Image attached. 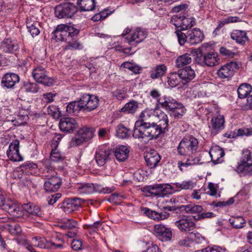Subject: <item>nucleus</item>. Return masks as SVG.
Returning a JSON list of instances; mask_svg holds the SVG:
<instances>
[{
	"instance_id": "1",
	"label": "nucleus",
	"mask_w": 252,
	"mask_h": 252,
	"mask_svg": "<svg viewBox=\"0 0 252 252\" xmlns=\"http://www.w3.org/2000/svg\"><path fill=\"white\" fill-rule=\"evenodd\" d=\"M208 44L204 45L198 49L191 51L195 63L201 65L214 66L220 63V58L217 52H208L207 49Z\"/></svg>"
},
{
	"instance_id": "45",
	"label": "nucleus",
	"mask_w": 252,
	"mask_h": 252,
	"mask_svg": "<svg viewBox=\"0 0 252 252\" xmlns=\"http://www.w3.org/2000/svg\"><path fill=\"white\" fill-rule=\"evenodd\" d=\"M175 33L178 37V40L180 45H184L186 42L188 43V32L187 34L183 32L184 30H180L179 29H176Z\"/></svg>"
},
{
	"instance_id": "15",
	"label": "nucleus",
	"mask_w": 252,
	"mask_h": 252,
	"mask_svg": "<svg viewBox=\"0 0 252 252\" xmlns=\"http://www.w3.org/2000/svg\"><path fill=\"white\" fill-rule=\"evenodd\" d=\"M175 224L182 232L189 231L195 227V222L188 216H184L183 218L175 222Z\"/></svg>"
},
{
	"instance_id": "20",
	"label": "nucleus",
	"mask_w": 252,
	"mask_h": 252,
	"mask_svg": "<svg viewBox=\"0 0 252 252\" xmlns=\"http://www.w3.org/2000/svg\"><path fill=\"white\" fill-rule=\"evenodd\" d=\"M204 37V36L201 31L194 28L191 31H188V43L189 45H195L201 42Z\"/></svg>"
},
{
	"instance_id": "41",
	"label": "nucleus",
	"mask_w": 252,
	"mask_h": 252,
	"mask_svg": "<svg viewBox=\"0 0 252 252\" xmlns=\"http://www.w3.org/2000/svg\"><path fill=\"white\" fill-rule=\"evenodd\" d=\"M203 211L202 206L190 204L184 205V211L186 213H199Z\"/></svg>"
},
{
	"instance_id": "14",
	"label": "nucleus",
	"mask_w": 252,
	"mask_h": 252,
	"mask_svg": "<svg viewBox=\"0 0 252 252\" xmlns=\"http://www.w3.org/2000/svg\"><path fill=\"white\" fill-rule=\"evenodd\" d=\"M62 179L56 175H52L47 178L44 184V188L47 192H56L62 185Z\"/></svg>"
},
{
	"instance_id": "24",
	"label": "nucleus",
	"mask_w": 252,
	"mask_h": 252,
	"mask_svg": "<svg viewBox=\"0 0 252 252\" xmlns=\"http://www.w3.org/2000/svg\"><path fill=\"white\" fill-rule=\"evenodd\" d=\"M81 101V97L77 101H73L69 103L66 107V112L70 115L77 114L80 111L85 112L84 105Z\"/></svg>"
},
{
	"instance_id": "55",
	"label": "nucleus",
	"mask_w": 252,
	"mask_h": 252,
	"mask_svg": "<svg viewBox=\"0 0 252 252\" xmlns=\"http://www.w3.org/2000/svg\"><path fill=\"white\" fill-rule=\"evenodd\" d=\"M36 167L37 166L35 164L28 161L21 165L19 168L20 169L21 171L24 173L27 169L31 170L32 169L36 168Z\"/></svg>"
},
{
	"instance_id": "30",
	"label": "nucleus",
	"mask_w": 252,
	"mask_h": 252,
	"mask_svg": "<svg viewBox=\"0 0 252 252\" xmlns=\"http://www.w3.org/2000/svg\"><path fill=\"white\" fill-rule=\"evenodd\" d=\"M77 4L80 6V11H92L95 7L94 0H77Z\"/></svg>"
},
{
	"instance_id": "60",
	"label": "nucleus",
	"mask_w": 252,
	"mask_h": 252,
	"mask_svg": "<svg viewBox=\"0 0 252 252\" xmlns=\"http://www.w3.org/2000/svg\"><path fill=\"white\" fill-rule=\"evenodd\" d=\"M237 135L238 136H242L244 135L249 136L252 135V128H243L238 129Z\"/></svg>"
},
{
	"instance_id": "13",
	"label": "nucleus",
	"mask_w": 252,
	"mask_h": 252,
	"mask_svg": "<svg viewBox=\"0 0 252 252\" xmlns=\"http://www.w3.org/2000/svg\"><path fill=\"white\" fill-rule=\"evenodd\" d=\"M189 20L184 14H180L173 15L171 17V22L176 27V29L186 31L190 29Z\"/></svg>"
},
{
	"instance_id": "10",
	"label": "nucleus",
	"mask_w": 252,
	"mask_h": 252,
	"mask_svg": "<svg viewBox=\"0 0 252 252\" xmlns=\"http://www.w3.org/2000/svg\"><path fill=\"white\" fill-rule=\"evenodd\" d=\"M58 241L59 243L56 244L52 241H46L44 239L41 237L38 238L35 237L32 239L33 245L41 249H49L51 248L52 247H54L55 249L62 248L64 242L61 239H59Z\"/></svg>"
},
{
	"instance_id": "27",
	"label": "nucleus",
	"mask_w": 252,
	"mask_h": 252,
	"mask_svg": "<svg viewBox=\"0 0 252 252\" xmlns=\"http://www.w3.org/2000/svg\"><path fill=\"white\" fill-rule=\"evenodd\" d=\"M157 116L159 119L158 124H157L158 129L161 134L165 133L166 130H168V119L167 114L163 112H160L159 115L157 114Z\"/></svg>"
},
{
	"instance_id": "62",
	"label": "nucleus",
	"mask_w": 252,
	"mask_h": 252,
	"mask_svg": "<svg viewBox=\"0 0 252 252\" xmlns=\"http://www.w3.org/2000/svg\"><path fill=\"white\" fill-rule=\"evenodd\" d=\"M82 242L81 240L73 239L71 243V247L74 251H78L82 249Z\"/></svg>"
},
{
	"instance_id": "12",
	"label": "nucleus",
	"mask_w": 252,
	"mask_h": 252,
	"mask_svg": "<svg viewBox=\"0 0 252 252\" xmlns=\"http://www.w3.org/2000/svg\"><path fill=\"white\" fill-rule=\"evenodd\" d=\"M20 81L19 75L12 72H7L2 77L1 86L7 89H13L16 84Z\"/></svg>"
},
{
	"instance_id": "37",
	"label": "nucleus",
	"mask_w": 252,
	"mask_h": 252,
	"mask_svg": "<svg viewBox=\"0 0 252 252\" xmlns=\"http://www.w3.org/2000/svg\"><path fill=\"white\" fill-rule=\"evenodd\" d=\"M229 221L233 227L236 229L243 227V224L246 222L245 219L241 216L229 219Z\"/></svg>"
},
{
	"instance_id": "33",
	"label": "nucleus",
	"mask_w": 252,
	"mask_h": 252,
	"mask_svg": "<svg viewBox=\"0 0 252 252\" xmlns=\"http://www.w3.org/2000/svg\"><path fill=\"white\" fill-rule=\"evenodd\" d=\"M167 68L164 64H160L157 66L151 71L150 77L153 79L158 78L163 75Z\"/></svg>"
},
{
	"instance_id": "2",
	"label": "nucleus",
	"mask_w": 252,
	"mask_h": 252,
	"mask_svg": "<svg viewBox=\"0 0 252 252\" xmlns=\"http://www.w3.org/2000/svg\"><path fill=\"white\" fill-rule=\"evenodd\" d=\"M158 128L157 124L152 122L146 126L134 128L132 136L135 139H147L148 140L157 139L160 135Z\"/></svg>"
},
{
	"instance_id": "40",
	"label": "nucleus",
	"mask_w": 252,
	"mask_h": 252,
	"mask_svg": "<svg viewBox=\"0 0 252 252\" xmlns=\"http://www.w3.org/2000/svg\"><path fill=\"white\" fill-rule=\"evenodd\" d=\"M138 108V103L135 101H131L125 104L121 109V112H126L127 113H133Z\"/></svg>"
},
{
	"instance_id": "50",
	"label": "nucleus",
	"mask_w": 252,
	"mask_h": 252,
	"mask_svg": "<svg viewBox=\"0 0 252 252\" xmlns=\"http://www.w3.org/2000/svg\"><path fill=\"white\" fill-rule=\"evenodd\" d=\"M178 73L176 72H172L170 73V76L168 77V83L171 87H174L177 86L180 81L179 80Z\"/></svg>"
},
{
	"instance_id": "64",
	"label": "nucleus",
	"mask_w": 252,
	"mask_h": 252,
	"mask_svg": "<svg viewBox=\"0 0 252 252\" xmlns=\"http://www.w3.org/2000/svg\"><path fill=\"white\" fill-rule=\"evenodd\" d=\"M191 181H186L183 182L182 183L180 184L179 183H174V185L176 186V187L178 188H181V189H189L191 186Z\"/></svg>"
},
{
	"instance_id": "11",
	"label": "nucleus",
	"mask_w": 252,
	"mask_h": 252,
	"mask_svg": "<svg viewBox=\"0 0 252 252\" xmlns=\"http://www.w3.org/2000/svg\"><path fill=\"white\" fill-rule=\"evenodd\" d=\"M154 235L162 241H169L172 238L170 228L162 224H156L154 226Z\"/></svg>"
},
{
	"instance_id": "43",
	"label": "nucleus",
	"mask_w": 252,
	"mask_h": 252,
	"mask_svg": "<svg viewBox=\"0 0 252 252\" xmlns=\"http://www.w3.org/2000/svg\"><path fill=\"white\" fill-rule=\"evenodd\" d=\"M179 108H177L170 113V116L173 117L175 119H181L184 114L186 113V109L182 104L178 106Z\"/></svg>"
},
{
	"instance_id": "21",
	"label": "nucleus",
	"mask_w": 252,
	"mask_h": 252,
	"mask_svg": "<svg viewBox=\"0 0 252 252\" xmlns=\"http://www.w3.org/2000/svg\"><path fill=\"white\" fill-rule=\"evenodd\" d=\"M22 208L32 217H41L43 215L40 207L32 203L24 204L22 205Z\"/></svg>"
},
{
	"instance_id": "32",
	"label": "nucleus",
	"mask_w": 252,
	"mask_h": 252,
	"mask_svg": "<svg viewBox=\"0 0 252 252\" xmlns=\"http://www.w3.org/2000/svg\"><path fill=\"white\" fill-rule=\"evenodd\" d=\"M252 86L248 83L241 84L237 89L238 97L240 98L246 97L252 92Z\"/></svg>"
},
{
	"instance_id": "44",
	"label": "nucleus",
	"mask_w": 252,
	"mask_h": 252,
	"mask_svg": "<svg viewBox=\"0 0 252 252\" xmlns=\"http://www.w3.org/2000/svg\"><path fill=\"white\" fill-rule=\"evenodd\" d=\"M121 67L127 68L135 74H139L140 71L142 70L141 66L128 62L123 63L121 65Z\"/></svg>"
},
{
	"instance_id": "28",
	"label": "nucleus",
	"mask_w": 252,
	"mask_h": 252,
	"mask_svg": "<svg viewBox=\"0 0 252 252\" xmlns=\"http://www.w3.org/2000/svg\"><path fill=\"white\" fill-rule=\"evenodd\" d=\"M2 209L7 211L10 215L17 218L21 217L22 215L20 207L12 202L5 203Z\"/></svg>"
},
{
	"instance_id": "6",
	"label": "nucleus",
	"mask_w": 252,
	"mask_h": 252,
	"mask_svg": "<svg viewBox=\"0 0 252 252\" xmlns=\"http://www.w3.org/2000/svg\"><path fill=\"white\" fill-rule=\"evenodd\" d=\"M94 128L83 127L77 131L72 140L76 145H80L83 142H87L92 139L94 136Z\"/></svg>"
},
{
	"instance_id": "48",
	"label": "nucleus",
	"mask_w": 252,
	"mask_h": 252,
	"mask_svg": "<svg viewBox=\"0 0 252 252\" xmlns=\"http://www.w3.org/2000/svg\"><path fill=\"white\" fill-rule=\"evenodd\" d=\"M23 87L26 92L32 93H36L39 90V87L35 83L24 82Z\"/></svg>"
},
{
	"instance_id": "25",
	"label": "nucleus",
	"mask_w": 252,
	"mask_h": 252,
	"mask_svg": "<svg viewBox=\"0 0 252 252\" xmlns=\"http://www.w3.org/2000/svg\"><path fill=\"white\" fill-rule=\"evenodd\" d=\"M0 49L5 53H12L18 49V45L16 41L7 38L2 42Z\"/></svg>"
},
{
	"instance_id": "34",
	"label": "nucleus",
	"mask_w": 252,
	"mask_h": 252,
	"mask_svg": "<svg viewBox=\"0 0 252 252\" xmlns=\"http://www.w3.org/2000/svg\"><path fill=\"white\" fill-rule=\"evenodd\" d=\"M60 207L63 209L66 213H70L75 210V205L72 202L71 198H66L60 204Z\"/></svg>"
},
{
	"instance_id": "26",
	"label": "nucleus",
	"mask_w": 252,
	"mask_h": 252,
	"mask_svg": "<svg viewBox=\"0 0 252 252\" xmlns=\"http://www.w3.org/2000/svg\"><path fill=\"white\" fill-rule=\"evenodd\" d=\"M129 153V150L124 145H121L119 147H116L114 151V155L116 159L120 161H125L128 158Z\"/></svg>"
},
{
	"instance_id": "42",
	"label": "nucleus",
	"mask_w": 252,
	"mask_h": 252,
	"mask_svg": "<svg viewBox=\"0 0 252 252\" xmlns=\"http://www.w3.org/2000/svg\"><path fill=\"white\" fill-rule=\"evenodd\" d=\"M146 36V32L141 30H137L136 32H134L128 40V42L130 44L132 42L135 41L136 39H139L137 41L136 43H139L142 41Z\"/></svg>"
},
{
	"instance_id": "59",
	"label": "nucleus",
	"mask_w": 252,
	"mask_h": 252,
	"mask_svg": "<svg viewBox=\"0 0 252 252\" xmlns=\"http://www.w3.org/2000/svg\"><path fill=\"white\" fill-rule=\"evenodd\" d=\"M67 32H68L70 39L72 38V39L73 40L79 34V30L74 28L72 26H69V27L67 28Z\"/></svg>"
},
{
	"instance_id": "23",
	"label": "nucleus",
	"mask_w": 252,
	"mask_h": 252,
	"mask_svg": "<svg viewBox=\"0 0 252 252\" xmlns=\"http://www.w3.org/2000/svg\"><path fill=\"white\" fill-rule=\"evenodd\" d=\"M224 119L223 116L219 115L216 117H214L211 120V125L213 128L211 131V134L216 135L218 132L224 128Z\"/></svg>"
},
{
	"instance_id": "47",
	"label": "nucleus",
	"mask_w": 252,
	"mask_h": 252,
	"mask_svg": "<svg viewBox=\"0 0 252 252\" xmlns=\"http://www.w3.org/2000/svg\"><path fill=\"white\" fill-rule=\"evenodd\" d=\"M141 211L148 218L158 220V212L153 211L148 208L144 207H141Z\"/></svg>"
},
{
	"instance_id": "61",
	"label": "nucleus",
	"mask_w": 252,
	"mask_h": 252,
	"mask_svg": "<svg viewBox=\"0 0 252 252\" xmlns=\"http://www.w3.org/2000/svg\"><path fill=\"white\" fill-rule=\"evenodd\" d=\"M63 137V135L61 134H56L52 139L51 146L53 148H57L58 146L60 141Z\"/></svg>"
},
{
	"instance_id": "39",
	"label": "nucleus",
	"mask_w": 252,
	"mask_h": 252,
	"mask_svg": "<svg viewBox=\"0 0 252 252\" xmlns=\"http://www.w3.org/2000/svg\"><path fill=\"white\" fill-rule=\"evenodd\" d=\"M129 129L127 128L125 126L122 124H119L116 129V135L122 139L128 138L129 136L128 131Z\"/></svg>"
},
{
	"instance_id": "46",
	"label": "nucleus",
	"mask_w": 252,
	"mask_h": 252,
	"mask_svg": "<svg viewBox=\"0 0 252 252\" xmlns=\"http://www.w3.org/2000/svg\"><path fill=\"white\" fill-rule=\"evenodd\" d=\"M45 74H46V72L44 68L41 66L35 68L32 72V76L36 82L42 79Z\"/></svg>"
},
{
	"instance_id": "51",
	"label": "nucleus",
	"mask_w": 252,
	"mask_h": 252,
	"mask_svg": "<svg viewBox=\"0 0 252 252\" xmlns=\"http://www.w3.org/2000/svg\"><path fill=\"white\" fill-rule=\"evenodd\" d=\"M50 158L55 162L63 160L64 157L59 152L57 148H53L50 154Z\"/></svg>"
},
{
	"instance_id": "18",
	"label": "nucleus",
	"mask_w": 252,
	"mask_h": 252,
	"mask_svg": "<svg viewBox=\"0 0 252 252\" xmlns=\"http://www.w3.org/2000/svg\"><path fill=\"white\" fill-rule=\"evenodd\" d=\"M178 76L183 81V84H186L194 78L195 74L194 70L188 66L178 70Z\"/></svg>"
},
{
	"instance_id": "57",
	"label": "nucleus",
	"mask_w": 252,
	"mask_h": 252,
	"mask_svg": "<svg viewBox=\"0 0 252 252\" xmlns=\"http://www.w3.org/2000/svg\"><path fill=\"white\" fill-rule=\"evenodd\" d=\"M48 114L54 117H56L57 115L59 116L61 112L59 111V108L56 106H49L47 108Z\"/></svg>"
},
{
	"instance_id": "29",
	"label": "nucleus",
	"mask_w": 252,
	"mask_h": 252,
	"mask_svg": "<svg viewBox=\"0 0 252 252\" xmlns=\"http://www.w3.org/2000/svg\"><path fill=\"white\" fill-rule=\"evenodd\" d=\"M157 196L164 197L167 194L172 193L174 191L172 186L169 184H157Z\"/></svg>"
},
{
	"instance_id": "17",
	"label": "nucleus",
	"mask_w": 252,
	"mask_h": 252,
	"mask_svg": "<svg viewBox=\"0 0 252 252\" xmlns=\"http://www.w3.org/2000/svg\"><path fill=\"white\" fill-rule=\"evenodd\" d=\"M147 165L150 168H155L160 162L161 157L155 150H151L144 156Z\"/></svg>"
},
{
	"instance_id": "58",
	"label": "nucleus",
	"mask_w": 252,
	"mask_h": 252,
	"mask_svg": "<svg viewBox=\"0 0 252 252\" xmlns=\"http://www.w3.org/2000/svg\"><path fill=\"white\" fill-rule=\"evenodd\" d=\"M220 52L222 56L230 58H233L236 55L235 52H232L224 47L220 48Z\"/></svg>"
},
{
	"instance_id": "8",
	"label": "nucleus",
	"mask_w": 252,
	"mask_h": 252,
	"mask_svg": "<svg viewBox=\"0 0 252 252\" xmlns=\"http://www.w3.org/2000/svg\"><path fill=\"white\" fill-rule=\"evenodd\" d=\"M81 101L84 105L85 112L91 111L98 107L99 99L95 95L84 94L81 97Z\"/></svg>"
},
{
	"instance_id": "9",
	"label": "nucleus",
	"mask_w": 252,
	"mask_h": 252,
	"mask_svg": "<svg viewBox=\"0 0 252 252\" xmlns=\"http://www.w3.org/2000/svg\"><path fill=\"white\" fill-rule=\"evenodd\" d=\"M59 127L61 131L70 133L78 127V124L73 118H61L59 123Z\"/></svg>"
},
{
	"instance_id": "19",
	"label": "nucleus",
	"mask_w": 252,
	"mask_h": 252,
	"mask_svg": "<svg viewBox=\"0 0 252 252\" xmlns=\"http://www.w3.org/2000/svg\"><path fill=\"white\" fill-rule=\"evenodd\" d=\"M158 103L160 104L161 107L167 111L169 115L177 108H179L178 106L181 104L176 100L166 98L165 96L164 97V101H161V98H158Z\"/></svg>"
},
{
	"instance_id": "54",
	"label": "nucleus",
	"mask_w": 252,
	"mask_h": 252,
	"mask_svg": "<svg viewBox=\"0 0 252 252\" xmlns=\"http://www.w3.org/2000/svg\"><path fill=\"white\" fill-rule=\"evenodd\" d=\"M37 82L42 84L46 86L50 87L53 85L54 80L51 77H48L47 74H45Z\"/></svg>"
},
{
	"instance_id": "5",
	"label": "nucleus",
	"mask_w": 252,
	"mask_h": 252,
	"mask_svg": "<svg viewBox=\"0 0 252 252\" xmlns=\"http://www.w3.org/2000/svg\"><path fill=\"white\" fill-rule=\"evenodd\" d=\"M197 139L190 136L189 138H184L178 147V152L180 155H184L189 152L195 153L198 148Z\"/></svg>"
},
{
	"instance_id": "16",
	"label": "nucleus",
	"mask_w": 252,
	"mask_h": 252,
	"mask_svg": "<svg viewBox=\"0 0 252 252\" xmlns=\"http://www.w3.org/2000/svg\"><path fill=\"white\" fill-rule=\"evenodd\" d=\"M111 150H106L101 148L95 152V158L96 163L100 166H103L110 158L112 154Z\"/></svg>"
},
{
	"instance_id": "36",
	"label": "nucleus",
	"mask_w": 252,
	"mask_h": 252,
	"mask_svg": "<svg viewBox=\"0 0 252 252\" xmlns=\"http://www.w3.org/2000/svg\"><path fill=\"white\" fill-rule=\"evenodd\" d=\"M149 116L148 115L146 116L143 112H142L139 116V120L135 123L134 128H138L141 126H144L150 125L152 123L149 121Z\"/></svg>"
},
{
	"instance_id": "3",
	"label": "nucleus",
	"mask_w": 252,
	"mask_h": 252,
	"mask_svg": "<svg viewBox=\"0 0 252 252\" xmlns=\"http://www.w3.org/2000/svg\"><path fill=\"white\" fill-rule=\"evenodd\" d=\"M236 171L245 175H252V157L248 149L243 150L240 162L238 163Z\"/></svg>"
},
{
	"instance_id": "52",
	"label": "nucleus",
	"mask_w": 252,
	"mask_h": 252,
	"mask_svg": "<svg viewBox=\"0 0 252 252\" xmlns=\"http://www.w3.org/2000/svg\"><path fill=\"white\" fill-rule=\"evenodd\" d=\"M7 157L10 160L14 161H20L23 160V157L20 155L19 151L16 152L14 151L7 153Z\"/></svg>"
},
{
	"instance_id": "22",
	"label": "nucleus",
	"mask_w": 252,
	"mask_h": 252,
	"mask_svg": "<svg viewBox=\"0 0 252 252\" xmlns=\"http://www.w3.org/2000/svg\"><path fill=\"white\" fill-rule=\"evenodd\" d=\"M209 155L211 158V161L215 164H217L222 161L221 158L224 156V152L220 147L216 146L210 149Z\"/></svg>"
},
{
	"instance_id": "35",
	"label": "nucleus",
	"mask_w": 252,
	"mask_h": 252,
	"mask_svg": "<svg viewBox=\"0 0 252 252\" xmlns=\"http://www.w3.org/2000/svg\"><path fill=\"white\" fill-rule=\"evenodd\" d=\"M189 56L190 55L188 54H185L178 57L176 61L177 67L180 68L190 63L191 61V59Z\"/></svg>"
},
{
	"instance_id": "56",
	"label": "nucleus",
	"mask_w": 252,
	"mask_h": 252,
	"mask_svg": "<svg viewBox=\"0 0 252 252\" xmlns=\"http://www.w3.org/2000/svg\"><path fill=\"white\" fill-rule=\"evenodd\" d=\"M19 141L18 140L14 141L13 142L10 144L8 149L7 150L6 153H7L9 152H12L14 151L18 152V151H19Z\"/></svg>"
},
{
	"instance_id": "4",
	"label": "nucleus",
	"mask_w": 252,
	"mask_h": 252,
	"mask_svg": "<svg viewBox=\"0 0 252 252\" xmlns=\"http://www.w3.org/2000/svg\"><path fill=\"white\" fill-rule=\"evenodd\" d=\"M78 7L70 2L58 5L55 7V14L59 19L71 18L78 11Z\"/></svg>"
},
{
	"instance_id": "38",
	"label": "nucleus",
	"mask_w": 252,
	"mask_h": 252,
	"mask_svg": "<svg viewBox=\"0 0 252 252\" xmlns=\"http://www.w3.org/2000/svg\"><path fill=\"white\" fill-rule=\"evenodd\" d=\"M39 27L40 25L38 22H34L32 24L31 22H27V29L32 37L36 36L39 34Z\"/></svg>"
},
{
	"instance_id": "63",
	"label": "nucleus",
	"mask_w": 252,
	"mask_h": 252,
	"mask_svg": "<svg viewBox=\"0 0 252 252\" xmlns=\"http://www.w3.org/2000/svg\"><path fill=\"white\" fill-rule=\"evenodd\" d=\"M67 42H68V44L66 46V48H65L66 49H70V50L77 49H80L81 48H80L81 44L79 42H77V41H75L74 42H71L70 40H69Z\"/></svg>"
},
{
	"instance_id": "31",
	"label": "nucleus",
	"mask_w": 252,
	"mask_h": 252,
	"mask_svg": "<svg viewBox=\"0 0 252 252\" xmlns=\"http://www.w3.org/2000/svg\"><path fill=\"white\" fill-rule=\"evenodd\" d=\"M231 37L237 43L244 45L249 40L247 33L245 31L236 30L231 34Z\"/></svg>"
},
{
	"instance_id": "7",
	"label": "nucleus",
	"mask_w": 252,
	"mask_h": 252,
	"mask_svg": "<svg viewBox=\"0 0 252 252\" xmlns=\"http://www.w3.org/2000/svg\"><path fill=\"white\" fill-rule=\"evenodd\" d=\"M239 68L238 63L235 62H230L222 65L218 70V76L222 79L231 77Z\"/></svg>"
},
{
	"instance_id": "49",
	"label": "nucleus",
	"mask_w": 252,
	"mask_h": 252,
	"mask_svg": "<svg viewBox=\"0 0 252 252\" xmlns=\"http://www.w3.org/2000/svg\"><path fill=\"white\" fill-rule=\"evenodd\" d=\"M78 189L83 193H92L94 192L93 183L81 184Z\"/></svg>"
},
{
	"instance_id": "53",
	"label": "nucleus",
	"mask_w": 252,
	"mask_h": 252,
	"mask_svg": "<svg viewBox=\"0 0 252 252\" xmlns=\"http://www.w3.org/2000/svg\"><path fill=\"white\" fill-rule=\"evenodd\" d=\"M78 222L76 220L72 219L67 220L62 225L64 229H72L76 227Z\"/></svg>"
}]
</instances>
